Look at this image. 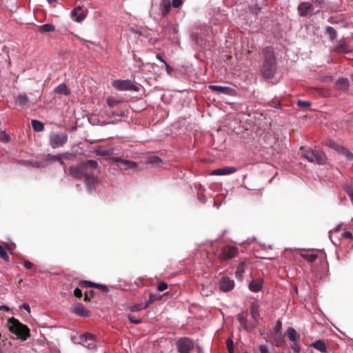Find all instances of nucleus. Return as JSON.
Masks as SVG:
<instances>
[{
    "label": "nucleus",
    "instance_id": "obj_5",
    "mask_svg": "<svg viewBox=\"0 0 353 353\" xmlns=\"http://www.w3.org/2000/svg\"><path fill=\"white\" fill-rule=\"evenodd\" d=\"M49 141L52 148H59L68 141V135L63 132H54L50 135Z\"/></svg>",
    "mask_w": 353,
    "mask_h": 353
},
{
    "label": "nucleus",
    "instance_id": "obj_56",
    "mask_svg": "<svg viewBox=\"0 0 353 353\" xmlns=\"http://www.w3.org/2000/svg\"><path fill=\"white\" fill-rule=\"evenodd\" d=\"M259 350L261 353H270L268 347L264 345H260Z\"/></svg>",
    "mask_w": 353,
    "mask_h": 353
},
{
    "label": "nucleus",
    "instance_id": "obj_29",
    "mask_svg": "<svg viewBox=\"0 0 353 353\" xmlns=\"http://www.w3.org/2000/svg\"><path fill=\"white\" fill-rule=\"evenodd\" d=\"M298 12L300 16H307L309 13V3L303 2L298 6Z\"/></svg>",
    "mask_w": 353,
    "mask_h": 353
},
{
    "label": "nucleus",
    "instance_id": "obj_51",
    "mask_svg": "<svg viewBox=\"0 0 353 353\" xmlns=\"http://www.w3.org/2000/svg\"><path fill=\"white\" fill-rule=\"evenodd\" d=\"M161 161V159L156 156L151 157L148 159V162L150 163H157Z\"/></svg>",
    "mask_w": 353,
    "mask_h": 353
},
{
    "label": "nucleus",
    "instance_id": "obj_42",
    "mask_svg": "<svg viewBox=\"0 0 353 353\" xmlns=\"http://www.w3.org/2000/svg\"><path fill=\"white\" fill-rule=\"evenodd\" d=\"M10 136L5 131L0 132V141L7 143L10 141Z\"/></svg>",
    "mask_w": 353,
    "mask_h": 353
},
{
    "label": "nucleus",
    "instance_id": "obj_60",
    "mask_svg": "<svg viewBox=\"0 0 353 353\" xmlns=\"http://www.w3.org/2000/svg\"><path fill=\"white\" fill-rule=\"evenodd\" d=\"M165 66L166 72L168 74H170L171 72L172 71V68L167 63H165Z\"/></svg>",
    "mask_w": 353,
    "mask_h": 353
},
{
    "label": "nucleus",
    "instance_id": "obj_43",
    "mask_svg": "<svg viewBox=\"0 0 353 353\" xmlns=\"http://www.w3.org/2000/svg\"><path fill=\"white\" fill-rule=\"evenodd\" d=\"M261 10V7L257 4H254L250 7V11L254 14H257Z\"/></svg>",
    "mask_w": 353,
    "mask_h": 353
},
{
    "label": "nucleus",
    "instance_id": "obj_6",
    "mask_svg": "<svg viewBox=\"0 0 353 353\" xmlns=\"http://www.w3.org/2000/svg\"><path fill=\"white\" fill-rule=\"evenodd\" d=\"M112 86L121 91L133 90L138 91L139 88L135 85L131 80H115L112 82Z\"/></svg>",
    "mask_w": 353,
    "mask_h": 353
},
{
    "label": "nucleus",
    "instance_id": "obj_7",
    "mask_svg": "<svg viewBox=\"0 0 353 353\" xmlns=\"http://www.w3.org/2000/svg\"><path fill=\"white\" fill-rule=\"evenodd\" d=\"M239 254V249L232 245H227L221 249V254L219 256V259L221 261L231 259L236 256Z\"/></svg>",
    "mask_w": 353,
    "mask_h": 353
},
{
    "label": "nucleus",
    "instance_id": "obj_9",
    "mask_svg": "<svg viewBox=\"0 0 353 353\" xmlns=\"http://www.w3.org/2000/svg\"><path fill=\"white\" fill-rule=\"evenodd\" d=\"M78 285L82 288H98L105 293H106L109 291V288L107 285L94 283V282H92L90 281H84V280L79 281L78 283Z\"/></svg>",
    "mask_w": 353,
    "mask_h": 353
},
{
    "label": "nucleus",
    "instance_id": "obj_3",
    "mask_svg": "<svg viewBox=\"0 0 353 353\" xmlns=\"http://www.w3.org/2000/svg\"><path fill=\"white\" fill-rule=\"evenodd\" d=\"M9 330L16 334L18 338L26 341L30 337V329L28 327L21 323L18 319L12 317L8 320Z\"/></svg>",
    "mask_w": 353,
    "mask_h": 353
},
{
    "label": "nucleus",
    "instance_id": "obj_54",
    "mask_svg": "<svg viewBox=\"0 0 353 353\" xmlns=\"http://www.w3.org/2000/svg\"><path fill=\"white\" fill-rule=\"evenodd\" d=\"M182 3V0H173L172 5L174 8H179L181 6Z\"/></svg>",
    "mask_w": 353,
    "mask_h": 353
},
{
    "label": "nucleus",
    "instance_id": "obj_44",
    "mask_svg": "<svg viewBox=\"0 0 353 353\" xmlns=\"http://www.w3.org/2000/svg\"><path fill=\"white\" fill-rule=\"evenodd\" d=\"M291 348L295 353H298L300 352V347L298 344V341H292L291 343Z\"/></svg>",
    "mask_w": 353,
    "mask_h": 353
},
{
    "label": "nucleus",
    "instance_id": "obj_33",
    "mask_svg": "<svg viewBox=\"0 0 353 353\" xmlns=\"http://www.w3.org/2000/svg\"><path fill=\"white\" fill-rule=\"evenodd\" d=\"M121 165L123 166L121 167V169H133L136 168L137 163L130 160L123 159L121 161Z\"/></svg>",
    "mask_w": 353,
    "mask_h": 353
},
{
    "label": "nucleus",
    "instance_id": "obj_22",
    "mask_svg": "<svg viewBox=\"0 0 353 353\" xmlns=\"http://www.w3.org/2000/svg\"><path fill=\"white\" fill-rule=\"evenodd\" d=\"M248 263L245 260L241 261L239 262L236 267V276L237 278H242L243 273L245 271V269L247 268Z\"/></svg>",
    "mask_w": 353,
    "mask_h": 353
},
{
    "label": "nucleus",
    "instance_id": "obj_28",
    "mask_svg": "<svg viewBox=\"0 0 353 353\" xmlns=\"http://www.w3.org/2000/svg\"><path fill=\"white\" fill-rule=\"evenodd\" d=\"M54 92L68 96L70 94V91L65 83H61L54 88Z\"/></svg>",
    "mask_w": 353,
    "mask_h": 353
},
{
    "label": "nucleus",
    "instance_id": "obj_24",
    "mask_svg": "<svg viewBox=\"0 0 353 353\" xmlns=\"http://www.w3.org/2000/svg\"><path fill=\"white\" fill-rule=\"evenodd\" d=\"M336 87L338 90H347L349 87V81L346 78H341L336 82Z\"/></svg>",
    "mask_w": 353,
    "mask_h": 353
},
{
    "label": "nucleus",
    "instance_id": "obj_64",
    "mask_svg": "<svg viewBox=\"0 0 353 353\" xmlns=\"http://www.w3.org/2000/svg\"><path fill=\"white\" fill-rule=\"evenodd\" d=\"M230 353H234L233 352V347H231V349L228 350Z\"/></svg>",
    "mask_w": 353,
    "mask_h": 353
},
{
    "label": "nucleus",
    "instance_id": "obj_53",
    "mask_svg": "<svg viewBox=\"0 0 353 353\" xmlns=\"http://www.w3.org/2000/svg\"><path fill=\"white\" fill-rule=\"evenodd\" d=\"M128 319H129L130 322L132 323L139 324V323H141V319H137L133 316H131V315L128 316Z\"/></svg>",
    "mask_w": 353,
    "mask_h": 353
},
{
    "label": "nucleus",
    "instance_id": "obj_55",
    "mask_svg": "<svg viewBox=\"0 0 353 353\" xmlns=\"http://www.w3.org/2000/svg\"><path fill=\"white\" fill-rule=\"evenodd\" d=\"M342 236L343 238H345V239H352L353 236H352V234L350 232H344L343 234H342Z\"/></svg>",
    "mask_w": 353,
    "mask_h": 353
},
{
    "label": "nucleus",
    "instance_id": "obj_47",
    "mask_svg": "<svg viewBox=\"0 0 353 353\" xmlns=\"http://www.w3.org/2000/svg\"><path fill=\"white\" fill-rule=\"evenodd\" d=\"M345 190H346V192H347V194L350 196L352 201L353 202V187L347 185L345 187Z\"/></svg>",
    "mask_w": 353,
    "mask_h": 353
},
{
    "label": "nucleus",
    "instance_id": "obj_21",
    "mask_svg": "<svg viewBox=\"0 0 353 353\" xmlns=\"http://www.w3.org/2000/svg\"><path fill=\"white\" fill-rule=\"evenodd\" d=\"M285 336L290 340V341H299L300 334L292 327H290L285 332Z\"/></svg>",
    "mask_w": 353,
    "mask_h": 353
},
{
    "label": "nucleus",
    "instance_id": "obj_18",
    "mask_svg": "<svg viewBox=\"0 0 353 353\" xmlns=\"http://www.w3.org/2000/svg\"><path fill=\"white\" fill-rule=\"evenodd\" d=\"M209 88L213 92L217 93H224L227 94H230V92L232 91V89L231 88L216 85H210L209 86Z\"/></svg>",
    "mask_w": 353,
    "mask_h": 353
},
{
    "label": "nucleus",
    "instance_id": "obj_50",
    "mask_svg": "<svg viewBox=\"0 0 353 353\" xmlns=\"http://www.w3.org/2000/svg\"><path fill=\"white\" fill-rule=\"evenodd\" d=\"M74 295L79 299H81L83 296L82 291L79 288H77L74 290Z\"/></svg>",
    "mask_w": 353,
    "mask_h": 353
},
{
    "label": "nucleus",
    "instance_id": "obj_46",
    "mask_svg": "<svg viewBox=\"0 0 353 353\" xmlns=\"http://www.w3.org/2000/svg\"><path fill=\"white\" fill-rule=\"evenodd\" d=\"M337 52L342 53H348L350 52V50L347 49V46L345 45H341L337 48Z\"/></svg>",
    "mask_w": 353,
    "mask_h": 353
},
{
    "label": "nucleus",
    "instance_id": "obj_10",
    "mask_svg": "<svg viewBox=\"0 0 353 353\" xmlns=\"http://www.w3.org/2000/svg\"><path fill=\"white\" fill-rule=\"evenodd\" d=\"M80 341L83 346L89 349H93L96 346L94 336L90 333L82 334L80 336Z\"/></svg>",
    "mask_w": 353,
    "mask_h": 353
},
{
    "label": "nucleus",
    "instance_id": "obj_38",
    "mask_svg": "<svg viewBox=\"0 0 353 353\" xmlns=\"http://www.w3.org/2000/svg\"><path fill=\"white\" fill-rule=\"evenodd\" d=\"M120 103V101H118L113 97H109L107 99V104L110 108H113L115 107L117 104Z\"/></svg>",
    "mask_w": 353,
    "mask_h": 353
},
{
    "label": "nucleus",
    "instance_id": "obj_4",
    "mask_svg": "<svg viewBox=\"0 0 353 353\" xmlns=\"http://www.w3.org/2000/svg\"><path fill=\"white\" fill-rule=\"evenodd\" d=\"M310 263H313L316 261V259L319 257L320 258V266L319 268L312 270V271L314 274V277L313 278V281L316 282L318 279H321L323 276H325L327 272V263L324 259V253L322 252H319V253H316L314 251L310 249Z\"/></svg>",
    "mask_w": 353,
    "mask_h": 353
},
{
    "label": "nucleus",
    "instance_id": "obj_2",
    "mask_svg": "<svg viewBox=\"0 0 353 353\" xmlns=\"http://www.w3.org/2000/svg\"><path fill=\"white\" fill-rule=\"evenodd\" d=\"M263 63L261 73L265 79H272L276 70V61L274 48L268 46L263 50Z\"/></svg>",
    "mask_w": 353,
    "mask_h": 353
},
{
    "label": "nucleus",
    "instance_id": "obj_8",
    "mask_svg": "<svg viewBox=\"0 0 353 353\" xmlns=\"http://www.w3.org/2000/svg\"><path fill=\"white\" fill-rule=\"evenodd\" d=\"M176 346L179 353H190V351L193 349L194 344L191 339L188 337H183L178 340Z\"/></svg>",
    "mask_w": 353,
    "mask_h": 353
},
{
    "label": "nucleus",
    "instance_id": "obj_11",
    "mask_svg": "<svg viewBox=\"0 0 353 353\" xmlns=\"http://www.w3.org/2000/svg\"><path fill=\"white\" fill-rule=\"evenodd\" d=\"M72 312L82 317H88L90 316V311L86 309L83 304L78 303H77L72 310Z\"/></svg>",
    "mask_w": 353,
    "mask_h": 353
},
{
    "label": "nucleus",
    "instance_id": "obj_62",
    "mask_svg": "<svg viewBox=\"0 0 353 353\" xmlns=\"http://www.w3.org/2000/svg\"><path fill=\"white\" fill-rule=\"evenodd\" d=\"M0 310L9 311L10 308L8 306H6V305H1L0 306Z\"/></svg>",
    "mask_w": 353,
    "mask_h": 353
},
{
    "label": "nucleus",
    "instance_id": "obj_45",
    "mask_svg": "<svg viewBox=\"0 0 353 353\" xmlns=\"http://www.w3.org/2000/svg\"><path fill=\"white\" fill-rule=\"evenodd\" d=\"M297 105L301 108H309V101H303L301 100H298Z\"/></svg>",
    "mask_w": 353,
    "mask_h": 353
},
{
    "label": "nucleus",
    "instance_id": "obj_30",
    "mask_svg": "<svg viewBox=\"0 0 353 353\" xmlns=\"http://www.w3.org/2000/svg\"><path fill=\"white\" fill-rule=\"evenodd\" d=\"M323 3V0H312V3H310V12H319Z\"/></svg>",
    "mask_w": 353,
    "mask_h": 353
},
{
    "label": "nucleus",
    "instance_id": "obj_13",
    "mask_svg": "<svg viewBox=\"0 0 353 353\" xmlns=\"http://www.w3.org/2000/svg\"><path fill=\"white\" fill-rule=\"evenodd\" d=\"M310 162H316L319 164H323L325 162V156L323 153L318 151L317 150L310 151Z\"/></svg>",
    "mask_w": 353,
    "mask_h": 353
},
{
    "label": "nucleus",
    "instance_id": "obj_16",
    "mask_svg": "<svg viewBox=\"0 0 353 353\" xmlns=\"http://www.w3.org/2000/svg\"><path fill=\"white\" fill-rule=\"evenodd\" d=\"M71 15L72 17H75V21L77 22L82 21L85 17V14L84 11L82 10V7L80 6L74 8L71 12Z\"/></svg>",
    "mask_w": 353,
    "mask_h": 353
},
{
    "label": "nucleus",
    "instance_id": "obj_19",
    "mask_svg": "<svg viewBox=\"0 0 353 353\" xmlns=\"http://www.w3.org/2000/svg\"><path fill=\"white\" fill-rule=\"evenodd\" d=\"M43 160H44V163H47V165H48L49 161H57L62 165H65V163L63 161L61 156L60 154L54 155V154H48L45 157Z\"/></svg>",
    "mask_w": 353,
    "mask_h": 353
},
{
    "label": "nucleus",
    "instance_id": "obj_12",
    "mask_svg": "<svg viewBox=\"0 0 353 353\" xmlns=\"http://www.w3.org/2000/svg\"><path fill=\"white\" fill-rule=\"evenodd\" d=\"M234 287V282L228 277H223L219 282V289L223 292L231 291Z\"/></svg>",
    "mask_w": 353,
    "mask_h": 353
},
{
    "label": "nucleus",
    "instance_id": "obj_40",
    "mask_svg": "<svg viewBox=\"0 0 353 353\" xmlns=\"http://www.w3.org/2000/svg\"><path fill=\"white\" fill-rule=\"evenodd\" d=\"M160 298H161V296L159 295L150 294L148 300H147L145 303V304H148V307L150 304H152L156 300H158Z\"/></svg>",
    "mask_w": 353,
    "mask_h": 353
},
{
    "label": "nucleus",
    "instance_id": "obj_58",
    "mask_svg": "<svg viewBox=\"0 0 353 353\" xmlns=\"http://www.w3.org/2000/svg\"><path fill=\"white\" fill-rule=\"evenodd\" d=\"M21 307L26 310L28 313H30V305L25 303L21 305Z\"/></svg>",
    "mask_w": 353,
    "mask_h": 353
},
{
    "label": "nucleus",
    "instance_id": "obj_61",
    "mask_svg": "<svg viewBox=\"0 0 353 353\" xmlns=\"http://www.w3.org/2000/svg\"><path fill=\"white\" fill-rule=\"evenodd\" d=\"M156 58L159 59L160 61L163 62L164 64L166 63L160 54H157Z\"/></svg>",
    "mask_w": 353,
    "mask_h": 353
},
{
    "label": "nucleus",
    "instance_id": "obj_48",
    "mask_svg": "<svg viewBox=\"0 0 353 353\" xmlns=\"http://www.w3.org/2000/svg\"><path fill=\"white\" fill-rule=\"evenodd\" d=\"M168 288V284L165 282H160L157 286V289L160 292H163Z\"/></svg>",
    "mask_w": 353,
    "mask_h": 353
},
{
    "label": "nucleus",
    "instance_id": "obj_35",
    "mask_svg": "<svg viewBox=\"0 0 353 353\" xmlns=\"http://www.w3.org/2000/svg\"><path fill=\"white\" fill-rule=\"evenodd\" d=\"M148 307V304H145V303H137L133 304L130 306V310L132 312H137L143 309H145Z\"/></svg>",
    "mask_w": 353,
    "mask_h": 353
},
{
    "label": "nucleus",
    "instance_id": "obj_20",
    "mask_svg": "<svg viewBox=\"0 0 353 353\" xmlns=\"http://www.w3.org/2000/svg\"><path fill=\"white\" fill-rule=\"evenodd\" d=\"M171 8V3L170 0H161L160 3V9L161 12V14L163 17L168 15L170 12Z\"/></svg>",
    "mask_w": 353,
    "mask_h": 353
},
{
    "label": "nucleus",
    "instance_id": "obj_52",
    "mask_svg": "<svg viewBox=\"0 0 353 353\" xmlns=\"http://www.w3.org/2000/svg\"><path fill=\"white\" fill-rule=\"evenodd\" d=\"M23 266L26 269H31L34 266V265L32 262L25 260L23 261Z\"/></svg>",
    "mask_w": 353,
    "mask_h": 353
},
{
    "label": "nucleus",
    "instance_id": "obj_36",
    "mask_svg": "<svg viewBox=\"0 0 353 353\" xmlns=\"http://www.w3.org/2000/svg\"><path fill=\"white\" fill-rule=\"evenodd\" d=\"M31 123L33 129L37 132L43 131L44 129L43 124L39 121L32 120Z\"/></svg>",
    "mask_w": 353,
    "mask_h": 353
},
{
    "label": "nucleus",
    "instance_id": "obj_15",
    "mask_svg": "<svg viewBox=\"0 0 353 353\" xmlns=\"http://www.w3.org/2000/svg\"><path fill=\"white\" fill-rule=\"evenodd\" d=\"M310 347H313L321 353H327L330 351L329 347L326 345L325 341L322 340H318L312 343H310Z\"/></svg>",
    "mask_w": 353,
    "mask_h": 353
},
{
    "label": "nucleus",
    "instance_id": "obj_23",
    "mask_svg": "<svg viewBox=\"0 0 353 353\" xmlns=\"http://www.w3.org/2000/svg\"><path fill=\"white\" fill-rule=\"evenodd\" d=\"M263 282L261 280H253L249 284V288L254 292H258L261 290Z\"/></svg>",
    "mask_w": 353,
    "mask_h": 353
},
{
    "label": "nucleus",
    "instance_id": "obj_59",
    "mask_svg": "<svg viewBox=\"0 0 353 353\" xmlns=\"http://www.w3.org/2000/svg\"><path fill=\"white\" fill-rule=\"evenodd\" d=\"M227 347L228 350L231 349V347H233V341L231 339H228L227 341Z\"/></svg>",
    "mask_w": 353,
    "mask_h": 353
},
{
    "label": "nucleus",
    "instance_id": "obj_25",
    "mask_svg": "<svg viewBox=\"0 0 353 353\" xmlns=\"http://www.w3.org/2000/svg\"><path fill=\"white\" fill-rule=\"evenodd\" d=\"M96 153L99 156L110 157L114 154V149L112 148L105 149L100 147L96 150Z\"/></svg>",
    "mask_w": 353,
    "mask_h": 353
},
{
    "label": "nucleus",
    "instance_id": "obj_31",
    "mask_svg": "<svg viewBox=\"0 0 353 353\" xmlns=\"http://www.w3.org/2000/svg\"><path fill=\"white\" fill-rule=\"evenodd\" d=\"M250 313L253 319L256 321L259 317V305L256 303H252L251 304Z\"/></svg>",
    "mask_w": 353,
    "mask_h": 353
},
{
    "label": "nucleus",
    "instance_id": "obj_27",
    "mask_svg": "<svg viewBox=\"0 0 353 353\" xmlns=\"http://www.w3.org/2000/svg\"><path fill=\"white\" fill-rule=\"evenodd\" d=\"M37 30L40 33L52 32L55 31V27L52 24L47 23L38 26Z\"/></svg>",
    "mask_w": 353,
    "mask_h": 353
},
{
    "label": "nucleus",
    "instance_id": "obj_1",
    "mask_svg": "<svg viewBox=\"0 0 353 353\" xmlns=\"http://www.w3.org/2000/svg\"><path fill=\"white\" fill-rule=\"evenodd\" d=\"M99 168L98 163L94 160H87L80 162L77 165H71L69 168L70 174L75 179H84L87 189L90 192L95 190L97 183V177L95 176V170Z\"/></svg>",
    "mask_w": 353,
    "mask_h": 353
},
{
    "label": "nucleus",
    "instance_id": "obj_17",
    "mask_svg": "<svg viewBox=\"0 0 353 353\" xmlns=\"http://www.w3.org/2000/svg\"><path fill=\"white\" fill-rule=\"evenodd\" d=\"M14 99L15 103L21 107L26 106L29 102L28 97L27 94L24 92L19 93L17 95L14 96Z\"/></svg>",
    "mask_w": 353,
    "mask_h": 353
},
{
    "label": "nucleus",
    "instance_id": "obj_39",
    "mask_svg": "<svg viewBox=\"0 0 353 353\" xmlns=\"http://www.w3.org/2000/svg\"><path fill=\"white\" fill-rule=\"evenodd\" d=\"M95 296V292L92 290L84 293V301H90V299Z\"/></svg>",
    "mask_w": 353,
    "mask_h": 353
},
{
    "label": "nucleus",
    "instance_id": "obj_49",
    "mask_svg": "<svg viewBox=\"0 0 353 353\" xmlns=\"http://www.w3.org/2000/svg\"><path fill=\"white\" fill-rule=\"evenodd\" d=\"M110 114L111 117L117 116V117H122L124 116V112L122 110H119V111H113L112 110L110 112Z\"/></svg>",
    "mask_w": 353,
    "mask_h": 353
},
{
    "label": "nucleus",
    "instance_id": "obj_57",
    "mask_svg": "<svg viewBox=\"0 0 353 353\" xmlns=\"http://www.w3.org/2000/svg\"><path fill=\"white\" fill-rule=\"evenodd\" d=\"M110 160L111 162H119L121 163V161L123 159L120 157H112L110 159Z\"/></svg>",
    "mask_w": 353,
    "mask_h": 353
},
{
    "label": "nucleus",
    "instance_id": "obj_63",
    "mask_svg": "<svg viewBox=\"0 0 353 353\" xmlns=\"http://www.w3.org/2000/svg\"><path fill=\"white\" fill-rule=\"evenodd\" d=\"M281 323L280 321H278L276 327V331H279L281 329Z\"/></svg>",
    "mask_w": 353,
    "mask_h": 353
},
{
    "label": "nucleus",
    "instance_id": "obj_26",
    "mask_svg": "<svg viewBox=\"0 0 353 353\" xmlns=\"http://www.w3.org/2000/svg\"><path fill=\"white\" fill-rule=\"evenodd\" d=\"M238 321H239L241 325L247 331H250L254 326L250 325L247 323V318L244 316L242 314H239L236 316Z\"/></svg>",
    "mask_w": 353,
    "mask_h": 353
},
{
    "label": "nucleus",
    "instance_id": "obj_34",
    "mask_svg": "<svg viewBox=\"0 0 353 353\" xmlns=\"http://www.w3.org/2000/svg\"><path fill=\"white\" fill-rule=\"evenodd\" d=\"M21 165H31L34 168H43L47 165V163H44V160L43 161H21L20 163Z\"/></svg>",
    "mask_w": 353,
    "mask_h": 353
},
{
    "label": "nucleus",
    "instance_id": "obj_14",
    "mask_svg": "<svg viewBox=\"0 0 353 353\" xmlns=\"http://www.w3.org/2000/svg\"><path fill=\"white\" fill-rule=\"evenodd\" d=\"M237 168L235 167H224L213 170L211 172L212 175H226L235 172Z\"/></svg>",
    "mask_w": 353,
    "mask_h": 353
},
{
    "label": "nucleus",
    "instance_id": "obj_32",
    "mask_svg": "<svg viewBox=\"0 0 353 353\" xmlns=\"http://www.w3.org/2000/svg\"><path fill=\"white\" fill-rule=\"evenodd\" d=\"M326 144L330 148H333L336 151H338V152H343V151L345 150V149L343 147L340 145L338 143H336V142H335L334 141H332V140L327 141L326 142Z\"/></svg>",
    "mask_w": 353,
    "mask_h": 353
},
{
    "label": "nucleus",
    "instance_id": "obj_37",
    "mask_svg": "<svg viewBox=\"0 0 353 353\" xmlns=\"http://www.w3.org/2000/svg\"><path fill=\"white\" fill-rule=\"evenodd\" d=\"M326 32L327 34H329V36L332 40L336 39V37L337 36L336 30H334V28L333 27H331V26H328L326 28Z\"/></svg>",
    "mask_w": 353,
    "mask_h": 353
},
{
    "label": "nucleus",
    "instance_id": "obj_41",
    "mask_svg": "<svg viewBox=\"0 0 353 353\" xmlns=\"http://www.w3.org/2000/svg\"><path fill=\"white\" fill-rule=\"evenodd\" d=\"M0 258L6 261H9V256L3 246L0 245Z\"/></svg>",
    "mask_w": 353,
    "mask_h": 353
}]
</instances>
